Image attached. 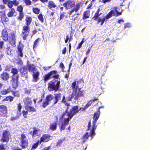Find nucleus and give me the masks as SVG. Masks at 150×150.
<instances>
[{
	"instance_id": "nucleus-1",
	"label": "nucleus",
	"mask_w": 150,
	"mask_h": 150,
	"mask_svg": "<svg viewBox=\"0 0 150 150\" xmlns=\"http://www.w3.org/2000/svg\"><path fill=\"white\" fill-rule=\"evenodd\" d=\"M61 93L54 94V96L52 94L47 95L45 97V100L42 103V106L44 108H46L48 105L51 101L54 98L53 103V105L57 104L61 98Z\"/></svg>"
},
{
	"instance_id": "nucleus-2",
	"label": "nucleus",
	"mask_w": 150,
	"mask_h": 150,
	"mask_svg": "<svg viewBox=\"0 0 150 150\" xmlns=\"http://www.w3.org/2000/svg\"><path fill=\"white\" fill-rule=\"evenodd\" d=\"M76 111L75 109L73 108L70 110L69 112L66 114L68 117L64 119L63 122L62 123L60 126L59 129L60 132L65 129L66 126L69 125L70 120L75 115V114L76 112Z\"/></svg>"
},
{
	"instance_id": "nucleus-3",
	"label": "nucleus",
	"mask_w": 150,
	"mask_h": 150,
	"mask_svg": "<svg viewBox=\"0 0 150 150\" xmlns=\"http://www.w3.org/2000/svg\"><path fill=\"white\" fill-rule=\"evenodd\" d=\"M18 72V69L16 68H12L11 70V73L13 74L11 77V81L13 88L14 89H16L18 86L19 77Z\"/></svg>"
},
{
	"instance_id": "nucleus-4",
	"label": "nucleus",
	"mask_w": 150,
	"mask_h": 150,
	"mask_svg": "<svg viewBox=\"0 0 150 150\" xmlns=\"http://www.w3.org/2000/svg\"><path fill=\"white\" fill-rule=\"evenodd\" d=\"M60 79L52 80L48 83V89L50 91L56 92L59 90L60 82Z\"/></svg>"
},
{
	"instance_id": "nucleus-5",
	"label": "nucleus",
	"mask_w": 150,
	"mask_h": 150,
	"mask_svg": "<svg viewBox=\"0 0 150 150\" xmlns=\"http://www.w3.org/2000/svg\"><path fill=\"white\" fill-rule=\"evenodd\" d=\"M100 9V8H98L96 12L94 14V16L91 19L93 20L96 21L98 19L97 23H101L100 25H102L103 24L105 19V17L103 16L101 18V17L99 16L102 14L101 13H99Z\"/></svg>"
},
{
	"instance_id": "nucleus-6",
	"label": "nucleus",
	"mask_w": 150,
	"mask_h": 150,
	"mask_svg": "<svg viewBox=\"0 0 150 150\" xmlns=\"http://www.w3.org/2000/svg\"><path fill=\"white\" fill-rule=\"evenodd\" d=\"M83 96V91H81V89H79L78 93H76L72 92V94H70L67 98V100L68 101H71L72 100V98H74V99L76 100L79 99V97Z\"/></svg>"
},
{
	"instance_id": "nucleus-7",
	"label": "nucleus",
	"mask_w": 150,
	"mask_h": 150,
	"mask_svg": "<svg viewBox=\"0 0 150 150\" xmlns=\"http://www.w3.org/2000/svg\"><path fill=\"white\" fill-rule=\"evenodd\" d=\"M81 7V5L79 3L76 4L75 6L72 8H73L70 10L68 13L69 16L73 15L72 17H73L75 15L79 16L80 15L81 13L78 12V11L80 10Z\"/></svg>"
},
{
	"instance_id": "nucleus-8",
	"label": "nucleus",
	"mask_w": 150,
	"mask_h": 150,
	"mask_svg": "<svg viewBox=\"0 0 150 150\" xmlns=\"http://www.w3.org/2000/svg\"><path fill=\"white\" fill-rule=\"evenodd\" d=\"M20 141V146L22 149H25L28 146V141L25 135L23 133L21 134V137L19 138Z\"/></svg>"
},
{
	"instance_id": "nucleus-9",
	"label": "nucleus",
	"mask_w": 150,
	"mask_h": 150,
	"mask_svg": "<svg viewBox=\"0 0 150 150\" xmlns=\"http://www.w3.org/2000/svg\"><path fill=\"white\" fill-rule=\"evenodd\" d=\"M22 30L21 36L23 40H27V37L29 36L30 31V26L24 25L22 27Z\"/></svg>"
},
{
	"instance_id": "nucleus-10",
	"label": "nucleus",
	"mask_w": 150,
	"mask_h": 150,
	"mask_svg": "<svg viewBox=\"0 0 150 150\" xmlns=\"http://www.w3.org/2000/svg\"><path fill=\"white\" fill-rule=\"evenodd\" d=\"M61 102L62 103H64L65 106H66L67 108L65 111L63 113L62 115L60 116L59 117L60 120L64 118L66 114L69 112V111H68L69 107L70 106V103L67 102L65 96H63Z\"/></svg>"
},
{
	"instance_id": "nucleus-11",
	"label": "nucleus",
	"mask_w": 150,
	"mask_h": 150,
	"mask_svg": "<svg viewBox=\"0 0 150 150\" xmlns=\"http://www.w3.org/2000/svg\"><path fill=\"white\" fill-rule=\"evenodd\" d=\"M16 33L14 32L11 33L8 36V41L9 43L12 46L15 47L16 46Z\"/></svg>"
},
{
	"instance_id": "nucleus-12",
	"label": "nucleus",
	"mask_w": 150,
	"mask_h": 150,
	"mask_svg": "<svg viewBox=\"0 0 150 150\" xmlns=\"http://www.w3.org/2000/svg\"><path fill=\"white\" fill-rule=\"evenodd\" d=\"M8 114L7 107L5 105H0V117H7Z\"/></svg>"
},
{
	"instance_id": "nucleus-13",
	"label": "nucleus",
	"mask_w": 150,
	"mask_h": 150,
	"mask_svg": "<svg viewBox=\"0 0 150 150\" xmlns=\"http://www.w3.org/2000/svg\"><path fill=\"white\" fill-rule=\"evenodd\" d=\"M75 2L74 0H69L63 4V6L66 9H70L75 6Z\"/></svg>"
},
{
	"instance_id": "nucleus-14",
	"label": "nucleus",
	"mask_w": 150,
	"mask_h": 150,
	"mask_svg": "<svg viewBox=\"0 0 150 150\" xmlns=\"http://www.w3.org/2000/svg\"><path fill=\"white\" fill-rule=\"evenodd\" d=\"M2 137L1 139L3 142H8L10 137V134L8 129L4 130L3 133Z\"/></svg>"
},
{
	"instance_id": "nucleus-15",
	"label": "nucleus",
	"mask_w": 150,
	"mask_h": 150,
	"mask_svg": "<svg viewBox=\"0 0 150 150\" xmlns=\"http://www.w3.org/2000/svg\"><path fill=\"white\" fill-rule=\"evenodd\" d=\"M8 28H5L3 29L1 31V37L5 42L8 41Z\"/></svg>"
},
{
	"instance_id": "nucleus-16",
	"label": "nucleus",
	"mask_w": 150,
	"mask_h": 150,
	"mask_svg": "<svg viewBox=\"0 0 150 150\" xmlns=\"http://www.w3.org/2000/svg\"><path fill=\"white\" fill-rule=\"evenodd\" d=\"M24 46L22 44H19L18 45L17 50L16 51L18 56V57L22 58L23 57V49Z\"/></svg>"
},
{
	"instance_id": "nucleus-17",
	"label": "nucleus",
	"mask_w": 150,
	"mask_h": 150,
	"mask_svg": "<svg viewBox=\"0 0 150 150\" xmlns=\"http://www.w3.org/2000/svg\"><path fill=\"white\" fill-rule=\"evenodd\" d=\"M100 107H99L97 112H95L93 115V125H96L97 120L100 117Z\"/></svg>"
},
{
	"instance_id": "nucleus-18",
	"label": "nucleus",
	"mask_w": 150,
	"mask_h": 150,
	"mask_svg": "<svg viewBox=\"0 0 150 150\" xmlns=\"http://www.w3.org/2000/svg\"><path fill=\"white\" fill-rule=\"evenodd\" d=\"M79 82V81H77V85L76 81H75L72 83L71 87V89L73 90V92H74L76 93H78L79 89H81L79 87L78 84Z\"/></svg>"
},
{
	"instance_id": "nucleus-19",
	"label": "nucleus",
	"mask_w": 150,
	"mask_h": 150,
	"mask_svg": "<svg viewBox=\"0 0 150 150\" xmlns=\"http://www.w3.org/2000/svg\"><path fill=\"white\" fill-rule=\"evenodd\" d=\"M51 78L54 79H60L59 75L57 74V71L56 70L51 71L49 72Z\"/></svg>"
},
{
	"instance_id": "nucleus-20",
	"label": "nucleus",
	"mask_w": 150,
	"mask_h": 150,
	"mask_svg": "<svg viewBox=\"0 0 150 150\" xmlns=\"http://www.w3.org/2000/svg\"><path fill=\"white\" fill-rule=\"evenodd\" d=\"M32 75L33 79L32 81L34 82H36L40 79L39 77L40 76V72L38 71H36L33 72Z\"/></svg>"
},
{
	"instance_id": "nucleus-21",
	"label": "nucleus",
	"mask_w": 150,
	"mask_h": 150,
	"mask_svg": "<svg viewBox=\"0 0 150 150\" xmlns=\"http://www.w3.org/2000/svg\"><path fill=\"white\" fill-rule=\"evenodd\" d=\"M0 77L4 81H7L10 78V76L8 73L4 71L0 74Z\"/></svg>"
},
{
	"instance_id": "nucleus-22",
	"label": "nucleus",
	"mask_w": 150,
	"mask_h": 150,
	"mask_svg": "<svg viewBox=\"0 0 150 150\" xmlns=\"http://www.w3.org/2000/svg\"><path fill=\"white\" fill-rule=\"evenodd\" d=\"M20 71L21 76L25 77L26 78L28 77L27 69L26 67L24 66L21 68Z\"/></svg>"
},
{
	"instance_id": "nucleus-23",
	"label": "nucleus",
	"mask_w": 150,
	"mask_h": 150,
	"mask_svg": "<svg viewBox=\"0 0 150 150\" xmlns=\"http://www.w3.org/2000/svg\"><path fill=\"white\" fill-rule=\"evenodd\" d=\"M51 136L49 134H44L40 137V142L41 143L42 142H47L49 140V139L50 137Z\"/></svg>"
},
{
	"instance_id": "nucleus-24",
	"label": "nucleus",
	"mask_w": 150,
	"mask_h": 150,
	"mask_svg": "<svg viewBox=\"0 0 150 150\" xmlns=\"http://www.w3.org/2000/svg\"><path fill=\"white\" fill-rule=\"evenodd\" d=\"M23 102L24 104V106L31 105L32 104L31 98L28 97H25L23 100Z\"/></svg>"
},
{
	"instance_id": "nucleus-25",
	"label": "nucleus",
	"mask_w": 150,
	"mask_h": 150,
	"mask_svg": "<svg viewBox=\"0 0 150 150\" xmlns=\"http://www.w3.org/2000/svg\"><path fill=\"white\" fill-rule=\"evenodd\" d=\"M33 132L31 131L30 132V134H31L32 133V137L33 138V137H36L39 136V134L38 132L40 131V129L38 128H36L35 127H34L33 128Z\"/></svg>"
},
{
	"instance_id": "nucleus-26",
	"label": "nucleus",
	"mask_w": 150,
	"mask_h": 150,
	"mask_svg": "<svg viewBox=\"0 0 150 150\" xmlns=\"http://www.w3.org/2000/svg\"><path fill=\"white\" fill-rule=\"evenodd\" d=\"M90 15V11L86 10L84 11L82 16V19L85 20L89 18Z\"/></svg>"
},
{
	"instance_id": "nucleus-27",
	"label": "nucleus",
	"mask_w": 150,
	"mask_h": 150,
	"mask_svg": "<svg viewBox=\"0 0 150 150\" xmlns=\"http://www.w3.org/2000/svg\"><path fill=\"white\" fill-rule=\"evenodd\" d=\"M58 123L55 122L52 123H51L49 126V129L52 131L56 130L57 128Z\"/></svg>"
},
{
	"instance_id": "nucleus-28",
	"label": "nucleus",
	"mask_w": 150,
	"mask_h": 150,
	"mask_svg": "<svg viewBox=\"0 0 150 150\" xmlns=\"http://www.w3.org/2000/svg\"><path fill=\"white\" fill-rule=\"evenodd\" d=\"M73 108L75 109L76 111V112L75 114V115L76 113H78L80 110H81L82 111H85L87 108L85 106V107L84 108H82L81 107L79 109L78 106V105H75L72 106L71 108L69 109V111H70V110L73 109Z\"/></svg>"
},
{
	"instance_id": "nucleus-29",
	"label": "nucleus",
	"mask_w": 150,
	"mask_h": 150,
	"mask_svg": "<svg viewBox=\"0 0 150 150\" xmlns=\"http://www.w3.org/2000/svg\"><path fill=\"white\" fill-rule=\"evenodd\" d=\"M16 13V10L14 8H11V10L8 12L7 15L8 17H12L13 16H15L14 15Z\"/></svg>"
},
{
	"instance_id": "nucleus-30",
	"label": "nucleus",
	"mask_w": 150,
	"mask_h": 150,
	"mask_svg": "<svg viewBox=\"0 0 150 150\" xmlns=\"http://www.w3.org/2000/svg\"><path fill=\"white\" fill-rule=\"evenodd\" d=\"M31 105H28L26 106H24L25 110L29 112H36V110L34 107L31 106Z\"/></svg>"
},
{
	"instance_id": "nucleus-31",
	"label": "nucleus",
	"mask_w": 150,
	"mask_h": 150,
	"mask_svg": "<svg viewBox=\"0 0 150 150\" xmlns=\"http://www.w3.org/2000/svg\"><path fill=\"white\" fill-rule=\"evenodd\" d=\"M97 125H93L92 129L90 131V136L91 137V139H93V137L95 135V130L96 129Z\"/></svg>"
},
{
	"instance_id": "nucleus-32",
	"label": "nucleus",
	"mask_w": 150,
	"mask_h": 150,
	"mask_svg": "<svg viewBox=\"0 0 150 150\" xmlns=\"http://www.w3.org/2000/svg\"><path fill=\"white\" fill-rule=\"evenodd\" d=\"M32 18L31 17L27 16L25 19V25H27V26H29L32 23Z\"/></svg>"
},
{
	"instance_id": "nucleus-33",
	"label": "nucleus",
	"mask_w": 150,
	"mask_h": 150,
	"mask_svg": "<svg viewBox=\"0 0 150 150\" xmlns=\"http://www.w3.org/2000/svg\"><path fill=\"white\" fill-rule=\"evenodd\" d=\"M11 92V89L10 87L6 89H4L1 91L0 94L3 95H5Z\"/></svg>"
},
{
	"instance_id": "nucleus-34",
	"label": "nucleus",
	"mask_w": 150,
	"mask_h": 150,
	"mask_svg": "<svg viewBox=\"0 0 150 150\" xmlns=\"http://www.w3.org/2000/svg\"><path fill=\"white\" fill-rule=\"evenodd\" d=\"M14 100V97L11 96H8L6 97L2 100V102H6L9 101L10 102H11Z\"/></svg>"
},
{
	"instance_id": "nucleus-35",
	"label": "nucleus",
	"mask_w": 150,
	"mask_h": 150,
	"mask_svg": "<svg viewBox=\"0 0 150 150\" xmlns=\"http://www.w3.org/2000/svg\"><path fill=\"white\" fill-rule=\"evenodd\" d=\"M57 6L53 1H49L48 7L49 9H51L52 8H55Z\"/></svg>"
},
{
	"instance_id": "nucleus-36",
	"label": "nucleus",
	"mask_w": 150,
	"mask_h": 150,
	"mask_svg": "<svg viewBox=\"0 0 150 150\" xmlns=\"http://www.w3.org/2000/svg\"><path fill=\"white\" fill-rule=\"evenodd\" d=\"M90 136V135L88 132L85 133L82 137L81 139H82V143H84L86 141L88 137Z\"/></svg>"
},
{
	"instance_id": "nucleus-37",
	"label": "nucleus",
	"mask_w": 150,
	"mask_h": 150,
	"mask_svg": "<svg viewBox=\"0 0 150 150\" xmlns=\"http://www.w3.org/2000/svg\"><path fill=\"white\" fill-rule=\"evenodd\" d=\"M1 20L2 23L6 22L9 21V19L6 16L5 13L2 15Z\"/></svg>"
},
{
	"instance_id": "nucleus-38",
	"label": "nucleus",
	"mask_w": 150,
	"mask_h": 150,
	"mask_svg": "<svg viewBox=\"0 0 150 150\" xmlns=\"http://www.w3.org/2000/svg\"><path fill=\"white\" fill-rule=\"evenodd\" d=\"M6 53L8 55H13V52H12L13 51V49L11 47L7 46L6 48Z\"/></svg>"
},
{
	"instance_id": "nucleus-39",
	"label": "nucleus",
	"mask_w": 150,
	"mask_h": 150,
	"mask_svg": "<svg viewBox=\"0 0 150 150\" xmlns=\"http://www.w3.org/2000/svg\"><path fill=\"white\" fill-rule=\"evenodd\" d=\"M27 67L29 72L32 71L33 73L34 72L35 68L33 64H28Z\"/></svg>"
},
{
	"instance_id": "nucleus-40",
	"label": "nucleus",
	"mask_w": 150,
	"mask_h": 150,
	"mask_svg": "<svg viewBox=\"0 0 150 150\" xmlns=\"http://www.w3.org/2000/svg\"><path fill=\"white\" fill-rule=\"evenodd\" d=\"M66 38L65 40V43H67L68 42V40L69 42H70L73 39V36L71 34V33H70L69 37V36L68 35H66Z\"/></svg>"
},
{
	"instance_id": "nucleus-41",
	"label": "nucleus",
	"mask_w": 150,
	"mask_h": 150,
	"mask_svg": "<svg viewBox=\"0 0 150 150\" xmlns=\"http://www.w3.org/2000/svg\"><path fill=\"white\" fill-rule=\"evenodd\" d=\"M49 73L43 76V80L45 83L46 82L48 81L51 79Z\"/></svg>"
},
{
	"instance_id": "nucleus-42",
	"label": "nucleus",
	"mask_w": 150,
	"mask_h": 150,
	"mask_svg": "<svg viewBox=\"0 0 150 150\" xmlns=\"http://www.w3.org/2000/svg\"><path fill=\"white\" fill-rule=\"evenodd\" d=\"M21 114V113H19L18 114H17V115L16 116L11 117L10 120L13 121L15 120H17L18 119L20 118V116Z\"/></svg>"
},
{
	"instance_id": "nucleus-43",
	"label": "nucleus",
	"mask_w": 150,
	"mask_h": 150,
	"mask_svg": "<svg viewBox=\"0 0 150 150\" xmlns=\"http://www.w3.org/2000/svg\"><path fill=\"white\" fill-rule=\"evenodd\" d=\"M12 93V94L13 95V97H16L19 98L20 97V94L19 92L18 91H11V92Z\"/></svg>"
},
{
	"instance_id": "nucleus-44",
	"label": "nucleus",
	"mask_w": 150,
	"mask_h": 150,
	"mask_svg": "<svg viewBox=\"0 0 150 150\" xmlns=\"http://www.w3.org/2000/svg\"><path fill=\"white\" fill-rule=\"evenodd\" d=\"M41 143L40 142L39 140H38L36 143H34L31 148V149H36L39 146V144H40Z\"/></svg>"
},
{
	"instance_id": "nucleus-45",
	"label": "nucleus",
	"mask_w": 150,
	"mask_h": 150,
	"mask_svg": "<svg viewBox=\"0 0 150 150\" xmlns=\"http://www.w3.org/2000/svg\"><path fill=\"white\" fill-rule=\"evenodd\" d=\"M24 17V14L23 12H19L17 19L19 21H21L23 18Z\"/></svg>"
},
{
	"instance_id": "nucleus-46",
	"label": "nucleus",
	"mask_w": 150,
	"mask_h": 150,
	"mask_svg": "<svg viewBox=\"0 0 150 150\" xmlns=\"http://www.w3.org/2000/svg\"><path fill=\"white\" fill-rule=\"evenodd\" d=\"M113 12V11H110L106 16L104 15L103 16L105 17V19H108L112 16Z\"/></svg>"
},
{
	"instance_id": "nucleus-47",
	"label": "nucleus",
	"mask_w": 150,
	"mask_h": 150,
	"mask_svg": "<svg viewBox=\"0 0 150 150\" xmlns=\"http://www.w3.org/2000/svg\"><path fill=\"white\" fill-rule=\"evenodd\" d=\"M8 7L10 8H12L13 5L11 0H9L7 4Z\"/></svg>"
},
{
	"instance_id": "nucleus-48",
	"label": "nucleus",
	"mask_w": 150,
	"mask_h": 150,
	"mask_svg": "<svg viewBox=\"0 0 150 150\" xmlns=\"http://www.w3.org/2000/svg\"><path fill=\"white\" fill-rule=\"evenodd\" d=\"M23 7L21 5L18 6L17 8V10L19 12H23Z\"/></svg>"
},
{
	"instance_id": "nucleus-49",
	"label": "nucleus",
	"mask_w": 150,
	"mask_h": 150,
	"mask_svg": "<svg viewBox=\"0 0 150 150\" xmlns=\"http://www.w3.org/2000/svg\"><path fill=\"white\" fill-rule=\"evenodd\" d=\"M33 11L34 13L38 14L40 13V10L37 8H33Z\"/></svg>"
},
{
	"instance_id": "nucleus-50",
	"label": "nucleus",
	"mask_w": 150,
	"mask_h": 150,
	"mask_svg": "<svg viewBox=\"0 0 150 150\" xmlns=\"http://www.w3.org/2000/svg\"><path fill=\"white\" fill-rule=\"evenodd\" d=\"M38 18L39 20L41 22L43 23L44 22V19L43 16L41 13L38 16Z\"/></svg>"
},
{
	"instance_id": "nucleus-51",
	"label": "nucleus",
	"mask_w": 150,
	"mask_h": 150,
	"mask_svg": "<svg viewBox=\"0 0 150 150\" xmlns=\"http://www.w3.org/2000/svg\"><path fill=\"white\" fill-rule=\"evenodd\" d=\"M28 111L27 110L25 111L23 110L22 111L23 115V116L24 118H27V115L28 114Z\"/></svg>"
},
{
	"instance_id": "nucleus-52",
	"label": "nucleus",
	"mask_w": 150,
	"mask_h": 150,
	"mask_svg": "<svg viewBox=\"0 0 150 150\" xmlns=\"http://www.w3.org/2000/svg\"><path fill=\"white\" fill-rule=\"evenodd\" d=\"M39 38H37L34 41V44L33 45V49L36 48L37 47V45L38 43H39Z\"/></svg>"
},
{
	"instance_id": "nucleus-53",
	"label": "nucleus",
	"mask_w": 150,
	"mask_h": 150,
	"mask_svg": "<svg viewBox=\"0 0 150 150\" xmlns=\"http://www.w3.org/2000/svg\"><path fill=\"white\" fill-rule=\"evenodd\" d=\"M23 1L26 5H30L32 4V2L30 0H23Z\"/></svg>"
},
{
	"instance_id": "nucleus-54",
	"label": "nucleus",
	"mask_w": 150,
	"mask_h": 150,
	"mask_svg": "<svg viewBox=\"0 0 150 150\" xmlns=\"http://www.w3.org/2000/svg\"><path fill=\"white\" fill-rule=\"evenodd\" d=\"M66 14V13L62 12L61 13L60 17H59V20H61L63 19L64 17L65 16Z\"/></svg>"
},
{
	"instance_id": "nucleus-55",
	"label": "nucleus",
	"mask_w": 150,
	"mask_h": 150,
	"mask_svg": "<svg viewBox=\"0 0 150 150\" xmlns=\"http://www.w3.org/2000/svg\"><path fill=\"white\" fill-rule=\"evenodd\" d=\"M13 5L15 6H18L19 4V1L17 0H13L12 1Z\"/></svg>"
},
{
	"instance_id": "nucleus-56",
	"label": "nucleus",
	"mask_w": 150,
	"mask_h": 150,
	"mask_svg": "<svg viewBox=\"0 0 150 150\" xmlns=\"http://www.w3.org/2000/svg\"><path fill=\"white\" fill-rule=\"evenodd\" d=\"M83 40L84 38H83L82 40L81 41V42L79 44L78 46H77L76 48V49L77 50L79 49L81 47L82 44L84 42Z\"/></svg>"
},
{
	"instance_id": "nucleus-57",
	"label": "nucleus",
	"mask_w": 150,
	"mask_h": 150,
	"mask_svg": "<svg viewBox=\"0 0 150 150\" xmlns=\"http://www.w3.org/2000/svg\"><path fill=\"white\" fill-rule=\"evenodd\" d=\"M22 108V106L21 105V104L20 103H19L17 104V109L19 112H21Z\"/></svg>"
},
{
	"instance_id": "nucleus-58",
	"label": "nucleus",
	"mask_w": 150,
	"mask_h": 150,
	"mask_svg": "<svg viewBox=\"0 0 150 150\" xmlns=\"http://www.w3.org/2000/svg\"><path fill=\"white\" fill-rule=\"evenodd\" d=\"M12 67V66H6L5 68V71H9L10 70V68Z\"/></svg>"
},
{
	"instance_id": "nucleus-59",
	"label": "nucleus",
	"mask_w": 150,
	"mask_h": 150,
	"mask_svg": "<svg viewBox=\"0 0 150 150\" xmlns=\"http://www.w3.org/2000/svg\"><path fill=\"white\" fill-rule=\"evenodd\" d=\"M64 140H65V139H64L63 140H62V139L59 140L58 141V142H57V146H60V145L63 142V141H64Z\"/></svg>"
},
{
	"instance_id": "nucleus-60",
	"label": "nucleus",
	"mask_w": 150,
	"mask_h": 150,
	"mask_svg": "<svg viewBox=\"0 0 150 150\" xmlns=\"http://www.w3.org/2000/svg\"><path fill=\"white\" fill-rule=\"evenodd\" d=\"M91 102L90 101L85 105V106L87 108H88L89 106H90L92 103V102Z\"/></svg>"
},
{
	"instance_id": "nucleus-61",
	"label": "nucleus",
	"mask_w": 150,
	"mask_h": 150,
	"mask_svg": "<svg viewBox=\"0 0 150 150\" xmlns=\"http://www.w3.org/2000/svg\"><path fill=\"white\" fill-rule=\"evenodd\" d=\"M5 149L4 144H2L0 145V150H5Z\"/></svg>"
},
{
	"instance_id": "nucleus-62",
	"label": "nucleus",
	"mask_w": 150,
	"mask_h": 150,
	"mask_svg": "<svg viewBox=\"0 0 150 150\" xmlns=\"http://www.w3.org/2000/svg\"><path fill=\"white\" fill-rule=\"evenodd\" d=\"M115 11H116V16H117L122 14V12H118L116 8L115 9Z\"/></svg>"
},
{
	"instance_id": "nucleus-63",
	"label": "nucleus",
	"mask_w": 150,
	"mask_h": 150,
	"mask_svg": "<svg viewBox=\"0 0 150 150\" xmlns=\"http://www.w3.org/2000/svg\"><path fill=\"white\" fill-rule=\"evenodd\" d=\"M91 127V120H90L88 122V128H87V131L89 130L90 129Z\"/></svg>"
},
{
	"instance_id": "nucleus-64",
	"label": "nucleus",
	"mask_w": 150,
	"mask_h": 150,
	"mask_svg": "<svg viewBox=\"0 0 150 150\" xmlns=\"http://www.w3.org/2000/svg\"><path fill=\"white\" fill-rule=\"evenodd\" d=\"M17 64L22 65L23 64V62L21 59H19V61L17 62Z\"/></svg>"
}]
</instances>
